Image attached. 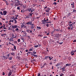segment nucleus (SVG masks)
<instances>
[{
	"label": "nucleus",
	"mask_w": 76,
	"mask_h": 76,
	"mask_svg": "<svg viewBox=\"0 0 76 76\" xmlns=\"http://www.w3.org/2000/svg\"><path fill=\"white\" fill-rule=\"evenodd\" d=\"M75 23H76L75 22H74L73 23L69 24V26L70 28H71V27H72V28H75V27L74 26H75V25L74 24H75Z\"/></svg>",
	"instance_id": "f257e3e1"
},
{
	"label": "nucleus",
	"mask_w": 76,
	"mask_h": 76,
	"mask_svg": "<svg viewBox=\"0 0 76 76\" xmlns=\"http://www.w3.org/2000/svg\"><path fill=\"white\" fill-rule=\"evenodd\" d=\"M26 31L28 32V33H29L30 34H33L32 31V30H31L30 29L26 30Z\"/></svg>",
	"instance_id": "f03ea898"
},
{
	"label": "nucleus",
	"mask_w": 76,
	"mask_h": 76,
	"mask_svg": "<svg viewBox=\"0 0 76 76\" xmlns=\"http://www.w3.org/2000/svg\"><path fill=\"white\" fill-rule=\"evenodd\" d=\"M12 28L13 29H15V28H19V26H18L17 25H14V26H12Z\"/></svg>",
	"instance_id": "7ed1b4c3"
},
{
	"label": "nucleus",
	"mask_w": 76,
	"mask_h": 76,
	"mask_svg": "<svg viewBox=\"0 0 76 76\" xmlns=\"http://www.w3.org/2000/svg\"><path fill=\"white\" fill-rule=\"evenodd\" d=\"M32 21H29L26 24L28 25H31L32 24Z\"/></svg>",
	"instance_id": "20e7f679"
},
{
	"label": "nucleus",
	"mask_w": 76,
	"mask_h": 76,
	"mask_svg": "<svg viewBox=\"0 0 76 76\" xmlns=\"http://www.w3.org/2000/svg\"><path fill=\"white\" fill-rule=\"evenodd\" d=\"M31 25V29H34V28H35V25H34V24H32Z\"/></svg>",
	"instance_id": "39448f33"
},
{
	"label": "nucleus",
	"mask_w": 76,
	"mask_h": 76,
	"mask_svg": "<svg viewBox=\"0 0 76 76\" xmlns=\"http://www.w3.org/2000/svg\"><path fill=\"white\" fill-rule=\"evenodd\" d=\"M19 5H20V6H22V4H20V3H18L17 4H15V7H16V6H19Z\"/></svg>",
	"instance_id": "423d86ee"
},
{
	"label": "nucleus",
	"mask_w": 76,
	"mask_h": 76,
	"mask_svg": "<svg viewBox=\"0 0 76 76\" xmlns=\"http://www.w3.org/2000/svg\"><path fill=\"white\" fill-rule=\"evenodd\" d=\"M27 10L29 11V12H31V13H32V8H28Z\"/></svg>",
	"instance_id": "0eeeda50"
},
{
	"label": "nucleus",
	"mask_w": 76,
	"mask_h": 76,
	"mask_svg": "<svg viewBox=\"0 0 76 76\" xmlns=\"http://www.w3.org/2000/svg\"><path fill=\"white\" fill-rule=\"evenodd\" d=\"M49 10H50V8H48L47 9H46V12L47 13H48L49 12Z\"/></svg>",
	"instance_id": "6e6552de"
},
{
	"label": "nucleus",
	"mask_w": 76,
	"mask_h": 76,
	"mask_svg": "<svg viewBox=\"0 0 76 76\" xmlns=\"http://www.w3.org/2000/svg\"><path fill=\"white\" fill-rule=\"evenodd\" d=\"M74 4H75V3L74 2H72V4H71V6L72 8H74L75 7H74Z\"/></svg>",
	"instance_id": "1a4fd4ad"
},
{
	"label": "nucleus",
	"mask_w": 76,
	"mask_h": 76,
	"mask_svg": "<svg viewBox=\"0 0 76 76\" xmlns=\"http://www.w3.org/2000/svg\"><path fill=\"white\" fill-rule=\"evenodd\" d=\"M55 35L57 38H59V37H60V34H56Z\"/></svg>",
	"instance_id": "9d476101"
},
{
	"label": "nucleus",
	"mask_w": 76,
	"mask_h": 76,
	"mask_svg": "<svg viewBox=\"0 0 76 76\" xmlns=\"http://www.w3.org/2000/svg\"><path fill=\"white\" fill-rule=\"evenodd\" d=\"M3 13L4 15H6V14H7V11H4L3 12Z\"/></svg>",
	"instance_id": "9b49d317"
},
{
	"label": "nucleus",
	"mask_w": 76,
	"mask_h": 76,
	"mask_svg": "<svg viewBox=\"0 0 76 76\" xmlns=\"http://www.w3.org/2000/svg\"><path fill=\"white\" fill-rule=\"evenodd\" d=\"M70 54H71L72 56H73V55L75 54L74 52H73V50H72L71 51V53Z\"/></svg>",
	"instance_id": "f8f14e48"
},
{
	"label": "nucleus",
	"mask_w": 76,
	"mask_h": 76,
	"mask_svg": "<svg viewBox=\"0 0 76 76\" xmlns=\"http://www.w3.org/2000/svg\"><path fill=\"white\" fill-rule=\"evenodd\" d=\"M72 12H73L74 13H76V8H75L74 9L72 10Z\"/></svg>",
	"instance_id": "ddd939ff"
},
{
	"label": "nucleus",
	"mask_w": 76,
	"mask_h": 76,
	"mask_svg": "<svg viewBox=\"0 0 76 76\" xmlns=\"http://www.w3.org/2000/svg\"><path fill=\"white\" fill-rule=\"evenodd\" d=\"M12 72H11L10 71L9 72V73L8 75V76H10L12 75Z\"/></svg>",
	"instance_id": "4468645a"
},
{
	"label": "nucleus",
	"mask_w": 76,
	"mask_h": 76,
	"mask_svg": "<svg viewBox=\"0 0 76 76\" xmlns=\"http://www.w3.org/2000/svg\"><path fill=\"white\" fill-rule=\"evenodd\" d=\"M42 22H43L42 23V24H44V23H45V20H42Z\"/></svg>",
	"instance_id": "2eb2a0df"
},
{
	"label": "nucleus",
	"mask_w": 76,
	"mask_h": 76,
	"mask_svg": "<svg viewBox=\"0 0 76 76\" xmlns=\"http://www.w3.org/2000/svg\"><path fill=\"white\" fill-rule=\"evenodd\" d=\"M66 66V67H67V66H71V64H66V65H65Z\"/></svg>",
	"instance_id": "dca6fc26"
},
{
	"label": "nucleus",
	"mask_w": 76,
	"mask_h": 76,
	"mask_svg": "<svg viewBox=\"0 0 76 76\" xmlns=\"http://www.w3.org/2000/svg\"><path fill=\"white\" fill-rule=\"evenodd\" d=\"M60 28H59V29H54V31H59L60 30Z\"/></svg>",
	"instance_id": "f3484780"
},
{
	"label": "nucleus",
	"mask_w": 76,
	"mask_h": 76,
	"mask_svg": "<svg viewBox=\"0 0 76 76\" xmlns=\"http://www.w3.org/2000/svg\"><path fill=\"white\" fill-rule=\"evenodd\" d=\"M3 58L4 59H7V56H2Z\"/></svg>",
	"instance_id": "a211bd4d"
},
{
	"label": "nucleus",
	"mask_w": 76,
	"mask_h": 76,
	"mask_svg": "<svg viewBox=\"0 0 76 76\" xmlns=\"http://www.w3.org/2000/svg\"><path fill=\"white\" fill-rule=\"evenodd\" d=\"M11 54L12 56H15V53L14 52H12L11 53Z\"/></svg>",
	"instance_id": "6ab92c4d"
},
{
	"label": "nucleus",
	"mask_w": 76,
	"mask_h": 76,
	"mask_svg": "<svg viewBox=\"0 0 76 76\" xmlns=\"http://www.w3.org/2000/svg\"><path fill=\"white\" fill-rule=\"evenodd\" d=\"M29 17V15H27L26 16L25 18L26 19H29L30 18Z\"/></svg>",
	"instance_id": "aec40b11"
},
{
	"label": "nucleus",
	"mask_w": 76,
	"mask_h": 76,
	"mask_svg": "<svg viewBox=\"0 0 76 76\" xmlns=\"http://www.w3.org/2000/svg\"><path fill=\"white\" fill-rule=\"evenodd\" d=\"M71 14V13H69L67 15H66V16H67V17H69L70 16V14Z\"/></svg>",
	"instance_id": "412c9836"
},
{
	"label": "nucleus",
	"mask_w": 76,
	"mask_h": 76,
	"mask_svg": "<svg viewBox=\"0 0 76 76\" xmlns=\"http://www.w3.org/2000/svg\"><path fill=\"white\" fill-rule=\"evenodd\" d=\"M61 64L60 63L57 64L56 65V67H58V66H60Z\"/></svg>",
	"instance_id": "4be33fe9"
},
{
	"label": "nucleus",
	"mask_w": 76,
	"mask_h": 76,
	"mask_svg": "<svg viewBox=\"0 0 76 76\" xmlns=\"http://www.w3.org/2000/svg\"><path fill=\"white\" fill-rule=\"evenodd\" d=\"M14 34H12V37H13L12 38H16V36H15V37H14Z\"/></svg>",
	"instance_id": "5701e85b"
},
{
	"label": "nucleus",
	"mask_w": 76,
	"mask_h": 76,
	"mask_svg": "<svg viewBox=\"0 0 76 76\" xmlns=\"http://www.w3.org/2000/svg\"><path fill=\"white\" fill-rule=\"evenodd\" d=\"M17 2H16L15 3V4H18L19 3H20V1H19V0H17Z\"/></svg>",
	"instance_id": "b1692460"
},
{
	"label": "nucleus",
	"mask_w": 76,
	"mask_h": 76,
	"mask_svg": "<svg viewBox=\"0 0 76 76\" xmlns=\"http://www.w3.org/2000/svg\"><path fill=\"white\" fill-rule=\"evenodd\" d=\"M50 56H45V59H47V58H49V57Z\"/></svg>",
	"instance_id": "393cba45"
},
{
	"label": "nucleus",
	"mask_w": 76,
	"mask_h": 76,
	"mask_svg": "<svg viewBox=\"0 0 76 76\" xmlns=\"http://www.w3.org/2000/svg\"><path fill=\"white\" fill-rule=\"evenodd\" d=\"M37 28H38V29H41V27H37Z\"/></svg>",
	"instance_id": "a878e982"
},
{
	"label": "nucleus",
	"mask_w": 76,
	"mask_h": 76,
	"mask_svg": "<svg viewBox=\"0 0 76 76\" xmlns=\"http://www.w3.org/2000/svg\"><path fill=\"white\" fill-rule=\"evenodd\" d=\"M60 76H64V74L61 73L60 74Z\"/></svg>",
	"instance_id": "bb28decb"
},
{
	"label": "nucleus",
	"mask_w": 76,
	"mask_h": 76,
	"mask_svg": "<svg viewBox=\"0 0 76 76\" xmlns=\"http://www.w3.org/2000/svg\"><path fill=\"white\" fill-rule=\"evenodd\" d=\"M54 61H55V62H53V64H56V62L57 61V60L56 59H55V60H54Z\"/></svg>",
	"instance_id": "cd10ccee"
},
{
	"label": "nucleus",
	"mask_w": 76,
	"mask_h": 76,
	"mask_svg": "<svg viewBox=\"0 0 76 76\" xmlns=\"http://www.w3.org/2000/svg\"><path fill=\"white\" fill-rule=\"evenodd\" d=\"M33 50V48H31L30 49H29V51H32Z\"/></svg>",
	"instance_id": "c85d7f7f"
},
{
	"label": "nucleus",
	"mask_w": 76,
	"mask_h": 76,
	"mask_svg": "<svg viewBox=\"0 0 76 76\" xmlns=\"http://www.w3.org/2000/svg\"><path fill=\"white\" fill-rule=\"evenodd\" d=\"M61 69H62V71L63 72H64V69H65V68L63 67V68H62Z\"/></svg>",
	"instance_id": "c756f323"
},
{
	"label": "nucleus",
	"mask_w": 76,
	"mask_h": 76,
	"mask_svg": "<svg viewBox=\"0 0 76 76\" xmlns=\"http://www.w3.org/2000/svg\"><path fill=\"white\" fill-rule=\"evenodd\" d=\"M8 58L9 59V60H12V57H10V58Z\"/></svg>",
	"instance_id": "7c9ffc66"
},
{
	"label": "nucleus",
	"mask_w": 76,
	"mask_h": 76,
	"mask_svg": "<svg viewBox=\"0 0 76 76\" xmlns=\"http://www.w3.org/2000/svg\"><path fill=\"white\" fill-rule=\"evenodd\" d=\"M18 16H19V15H17L15 17V19H18V18H18Z\"/></svg>",
	"instance_id": "2f4dec72"
},
{
	"label": "nucleus",
	"mask_w": 76,
	"mask_h": 76,
	"mask_svg": "<svg viewBox=\"0 0 76 76\" xmlns=\"http://www.w3.org/2000/svg\"><path fill=\"white\" fill-rule=\"evenodd\" d=\"M22 32H23V34H25V35H26V33H25V31H22Z\"/></svg>",
	"instance_id": "473e14b6"
},
{
	"label": "nucleus",
	"mask_w": 76,
	"mask_h": 76,
	"mask_svg": "<svg viewBox=\"0 0 76 76\" xmlns=\"http://www.w3.org/2000/svg\"><path fill=\"white\" fill-rule=\"evenodd\" d=\"M3 34V37H5L6 35V34Z\"/></svg>",
	"instance_id": "72a5a7b5"
},
{
	"label": "nucleus",
	"mask_w": 76,
	"mask_h": 76,
	"mask_svg": "<svg viewBox=\"0 0 76 76\" xmlns=\"http://www.w3.org/2000/svg\"><path fill=\"white\" fill-rule=\"evenodd\" d=\"M16 29L15 30L16 31H19V30L18 28H16Z\"/></svg>",
	"instance_id": "f704fd0d"
},
{
	"label": "nucleus",
	"mask_w": 76,
	"mask_h": 76,
	"mask_svg": "<svg viewBox=\"0 0 76 76\" xmlns=\"http://www.w3.org/2000/svg\"><path fill=\"white\" fill-rule=\"evenodd\" d=\"M15 20V24H16V23H17V21H16V20Z\"/></svg>",
	"instance_id": "c9c22d12"
},
{
	"label": "nucleus",
	"mask_w": 76,
	"mask_h": 76,
	"mask_svg": "<svg viewBox=\"0 0 76 76\" xmlns=\"http://www.w3.org/2000/svg\"><path fill=\"white\" fill-rule=\"evenodd\" d=\"M17 10H20V7H18L17 8Z\"/></svg>",
	"instance_id": "e433bc0d"
},
{
	"label": "nucleus",
	"mask_w": 76,
	"mask_h": 76,
	"mask_svg": "<svg viewBox=\"0 0 76 76\" xmlns=\"http://www.w3.org/2000/svg\"><path fill=\"white\" fill-rule=\"evenodd\" d=\"M46 24V26H47V27H48V26H49V24H48V23H47Z\"/></svg>",
	"instance_id": "4c0bfd02"
},
{
	"label": "nucleus",
	"mask_w": 76,
	"mask_h": 76,
	"mask_svg": "<svg viewBox=\"0 0 76 76\" xmlns=\"http://www.w3.org/2000/svg\"><path fill=\"white\" fill-rule=\"evenodd\" d=\"M14 50H16V47L15 46V45H14Z\"/></svg>",
	"instance_id": "58836bf2"
},
{
	"label": "nucleus",
	"mask_w": 76,
	"mask_h": 76,
	"mask_svg": "<svg viewBox=\"0 0 76 76\" xmlns=\"http://www.w3.org/2000/svg\"><path fill=\"white\" fill-rule=\"evenodd\" d=\"M32 14H33V13H30L29 15V16H32Z\"/></svg>",
	"instance_id": "ea45409f"
},
{
	"label": "nucleus",
	"mask_w": 76,
	"mask_h": 76,
	"mask_svg": "<svg viewBox=\"0 0 76 76\" xmlns=\"http://www.w3.org/2000/svg\"><path fill=\"white\" fill-rule=\"evenodd\" d=\"M18 42H20V39H18Z\"/></svg>",
	"instance_id": "a19ab883"
},
{
	"label": "nucleus",
	"mask_w": 76,
	"mask_h": 76,
	"mask_svg": "<svg viewBox=\"0 0 76 76\" xmlns=\"http://www.w3.org/2000/svg\"><path fill=\"white\" fill-rule=\"evenodd\" d=\"M47 21H48V19L47 18H46V20L45 21V22H47Z\"/></svg>",
	"instance_id": "79ce46f5"
},
{
	"label": "nucleus",
	"mask_w": 76,
	"mask_h": 76,
	"mask_svg": "<svg viewBox=\"0 0 76 76\" xmlns=\"http://www.w3.org/2000/svg\"><path fill=\"white\" fill-rule=\"evenodd\" d=\"M24 25H23V24H22V25L21 26V28H23V27H24Z\"/></svg>",
	"instance_id": "37998d69"
},
{
	"label": "nucleus",
	"mask_w": 76,
	"mask_h": 76,
	"mask_svg": "<svg viewBox=\"0 0 76 76\" xmlns=\"http://www.w3.org/2000/svg\"><path fill=\"white\" fill-rule=\"evenodd\" d=\"M38 47V45H37L34 46L35 48H37Z\"/></svg>",
	"instance_id": "c03bdc74"
},
{
	"label": "nucleus",
	"mask_w": 76,
	"mask_h": 76,
	"mask_svg": "<svg viewBox=\"0 0 76 76\" xmlns=\"http://www.w3.org/2000/svg\"><path fill=\"white\" fill-rule=\"evenodd\" d=\"M0 14L1 15H3V13L1 11L0 12Z\"/></svg>",
	"instance_id": "a18cd8bd"
},
{
	"label": "nucleus",
	"mask_w": 76,
	"mask_h": 76,
	"mask_svg": "<svg viewBox=\"0 0 76 76\" xmlns=\"http://www.w3.org/2000/svg\"><path fill=\"white\" fill-rule=\"evenodd\" d=\"M53 4H55V5H56L57 4V3L54 2V3H53Z\"/></svg>",
	"instance_id": "49530a36"
},
{
	"label": "nucleus",
	"mask_w": 76,
	"mask_h": 76,
	"mask_svg": "<svg viewBox=\"0 0 76 76\" xmlns=\"http://www.w3.org/2000/svg\"><path fill=\"white\" fill-rule=\"evenodd\" d=\"M30 53H31V52H28L27 53V56H28V54H30Z\"/></svg>",
	"instance_id": "de8ad7c7"
},
{
	"label": "nucleus",
	"mask_w": 76,
	"mask_h": 76,
	"mask_svg": "<svg viewBox=\"0 0 76 76\" xmlns=\"http://www.w3.org/2000/svg\"><path fill=\"white\" fill-rule=\"evenodd\" d=\"M21 39H22V40H23V42H24V39H23V38H21Z\"/></svg>",
	"instance_id": "09e8293b"
},
{
	"label": "nucleus",
	"mask_w": 76,
	"mask_h": 76,
	"mask_svg": "<svg viewBox=\"0 0 76 76\" xmlns=\"http://www.w3.org/2000/svg\"><path fill=\"white\" fill-rule=\"evenodd\" d=\"M45 23H51V21H50V22H45Z\"/></svg>",
	"instance_id": "8fccbe9b"
},
{
	"label": "nucleus",
	"mask_w": 76,
	"mask_h": 76,
	"mask_svg": "<svg viewBox=\"0 0 76 76\" xmlns=\"http://www.w3.org/2000/svg\"><path fill=\"white\" fill-rule=\"evenodd\" d=\"M12 19L15 20H16V18H15V17H13Z\"/></svg>",
	"instance_id": "3c124183"
},
{
	"label": "nucleus",
	"mask_w": 76,
	"mask_h": 76,
	"mask_svg": "<svg viewBox=\"0 0 76 76\" xmlns=\"http://www.w3.org/2000/svg\"><path fill=\"white\" fill-rule=\"evenodd\" d=\"M33 54H37V52H34V51H33Z\"/></svg>",
	"instance_id": "603ef678"
},
{
	"label": "nucleus",
	"mask_w": 76,
	"mask_h": 76,
	"mask_svg": "<svg viewBox=\"0 0 76 76\" xmlns=\"http://www.w3.org/2000/svg\"><path fill=\"white\" fill-rule=\"evenodd\" d=\"M37 76H41V74H40L39 73L37 74Z\"/></svg>",
	"instance_id": "864d4df0"
},
{
	"label": "nucleus",
	"mask_w": 76,
	"mask_h": 76,
	"mask_svg": "<svg viewBox=\"0 0 76 76\" xmlns=\"http://www.w3.org/2000/svg\"><path fill=\"white\" fill-rule=\"evenodd\" d=\"M34 57H38V56H37V55H35V54L34 55Z\"/></svg>",
	"instance_id": "5fc2aeb1"
},
{
	"label": "nucleus",
	"mask_w": 76,
	"mask_h": 76,
	"mask_svg": "<svg viewBox=\"0 0 76 76\" xmlns=\"http://www.w3.org/2000/svg\"><path fill=\"white\" fill-rule=\"evenodd\" d=\"M47 38V37L44 36L43 37V39H44V38Z\"/></svg>",
	"instance_id": "6e6d98bb"
},
{
	"label": "nucleus",
	"mask_w": 76,
	"mask_h": 76,
	"mask_svg": "<svg viewBox=\"0 0 76 76\" xmlns=\"http://www.w3.org/2000/svg\"><path fill=\"white\" fill-rule=\"evenodd\" d=\"M28 64H26V65H25V66H26V67L27 68H28Z\"/></svg>",
	"instance_id": "4d7b16f0"
},
{
	"label": "nucleus",
	"mask_w": 76,
	"mask_h": 76,
	"mask_svg": "<svg viewBox=\"0 0 76 76\" xmlns=\"http://www.w3.org/2000/svg\"><path fill=\"white\" fill-rule=\"evenodd\" d=\"M36 6V4H33V7H34V6Z\"/></svg>",
	"instance_id": "13d9d810"
},
{
	"label": "nucleus",
	"mask_w": 76,
	"mask_h": 76,
	"mask_svg": "<svg viewBox=\"0 0 76 76\" xmlns=\"http://www.w3.org/2000/svg\"><path fill=\"white\" fill-rule=\"evenodd\" d=\"M49 60H51V59H52L51 58V57L49 56Z\"/></svg>",
	"instance_id": "bf43d9fd"
},
{
	"label": "nucleus",
	"mask_w": 76,
	"mask_h": 76,
	"mask_svg": "<svg viewBox=\"0 0 76 76\" xmlns=\"http://www.w3.org/2000/svg\"><path fill=\"white\" fill-rule=\"evenodd\" d=\"M69 22L70 23H69V25H70V24H71V23H72V22L71 21H70Z\"/></svg>",
	"instance_id": "052dcab7"
},
{
	"label": "nucleus",
	"mask_w": 76,
	"mask_h": 76,
	"mask_svg": "<svg viewBox=\"0 0 76 76\" xmlns=\"http://www.w3.org/2000/svg\"><path fill=\"white\" fill-rule=\"evenodd\" d=\"M46 14L47 15V16H49L50 15L48 13H46Z\"/></svg>",
	"instance_id": "680f3d73"
},
{
	"label": "nucleus",
	"mask_w": 76,
	"mask_h": 76,
	"mask_svg": "<svg viewBox=\"0 0 76 76\" xmlns=\"http://www.w3.org/2000/svg\"><path fill=\"white\" fill-rule=\"evenodd\" d=\"M73 53H75V52H76V49L74 50H73Z\"/></svg>",
	"instance_id": "e2e57ef3"
},
{
	"label": "nucleus",
	"mask_w": 76,
	"mask_h": 76,
	"mask_svg": "<svg viewBox=\"0 0 76 76\" xmlns=\"http://www.w3.org/2000/svg\"><path fill=\"white\" fill-rule=\"evenodd\" d=\"M70 76H75V75L73 74H71L70 75Z\"/></svg>",
	"instance_id": "0e129e2a"
},
{
	"label": "nucleus",
	"mask_w": 76,
	"mask_h": 76,
	"mask_svg": "<svg viewBox=\"0 0 76 76\" xmlns=\"http://www.w3.org/2000/svg\"><path fill=\"white\" fill-rule=\"evenodd\" d=\"M73 28L74 27H71V28H70L71 30H72V29H73Z\"/></svg>",
	"instance_id": "69168bd1"
},
{
	"label": "nucleus",
	"mask_w": 76,
	"mask_h": 76,
	"mask_svg": "<svg viewBox=\"0 0 76 76\" xmlns=\"http://www.w3.org/2000/svg\"><path fill=\"white\" fill-rule=\"evenodd\" d=\"M31 56H34V54L32 53L31 54Z\"/></svg>",
	"instance_id": "338daca9"
},
{
	"label": "nucleus",
	"mask_w": 76,
	"mask_h": 76,
	"mask_svg": "<svg viewBox=\"0 0 76 76\" xmlns=\"http://www.w3.org/2000/svg\"><path fill=\"white\" fill-rule=\"evenodd\" d=\"M76 42V40H75L73 41V42Z\"/></svg>",
	"instance_id": "774afa93"
}]
</instances>
